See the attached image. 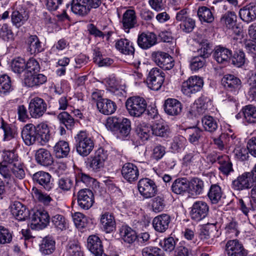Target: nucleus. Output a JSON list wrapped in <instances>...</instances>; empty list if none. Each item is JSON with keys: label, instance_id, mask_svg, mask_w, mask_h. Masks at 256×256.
I'll use <instances>...</instances> for the list:
<instances>
[{"label": "nucleus", "instance_id": "f257e3e1", "mask_svg": "<svg viewBox=\"0 0 256 256\" xmlns=\"http://www.w3.org/2000/svg\"><path fill=\"white\" fill-rule=\"evenodd\" d=\"M222 84L228 91L226 100L230 102H235L236 96L242 87V82L238 78L232 74H226L222 80Z\"/></svg>", "mask_w": 256, "mask_h": 256}, {"label": "nucleus", "instance_id": "f03ea898", "mask_svg": "<svg viewBox=\"0 0 256 256\" xmlns=\"http://www.w3.org/2000/svg\"><path fill=\"white\" fill-rule=\"evenodd\" d=\"M101 4L102 0H72L71 9L75 14L86 16L92 10L98 8Z\"/></svg>", "mask_w": 256, "mask_h": 256}, {"label": "nucleus", "instance_id": "7ed1b4c3", "mask_svg": "<svg viewBox=\"0 0 256 256\" xmlns=\"http://www.w3.org/2000/svg\"><path fill=\"white\" fill-rule=\"evenodd\" d=\"M78 153L82 156H88L92 150L94 143L92 140L84 131H80L74 137Z\"/></svg>", "mask_w": 256, "mask_h": 256}, {"label": "nucleus", "instance_id": "20e7f679", "mask_svg": "<svg viewBox=\"0 0 256 256\" xmlns=\"http://www.w3.org/2000/svg\"><path fill=\"white\" fill-rule=\"evenodd\" d=\"M126 106L131 116L140 117L146 110L147 102L142 97L134 96L128 98Z\"/></svg>", "mask_w": 256, "mask_h": 256}, {"label": "nucleus", "instance_id": "39448f33", "mask_svg": "<svg viewBox=\"0 0 256 256\" xmlns=\"http://www.w3.org/2000/svg\"><path fill=\"white\" fill-rule=\"evenodd\" d=\"M108 151L102 148L96 151L93 156L87 160V165L92 170L98 171L104 166V162L108 159Z\"/></svg>", "mask_w": 256, "mask_h": 256}, {"label": "nucleus", "instance_id": "423d86ee", "mask_svg": "<svg viewBox=\"0 0 256 256\" xmlns=\"http://www.w3.org/2000/svg\"><path fill=\"white\" fill-rule=\"evenodd\" d=\"M30 220L32 229L42 230L49 224L50 216L46 210H38L33 212Z\"/></svg>", "mask_w": 256, "mask_h": 256}, {"label": "nucleus", "instance_id": "0eeeda50", "mask_svg": "<svg viewBox=\"0 0 256 256\" xmlns=\"http://www.w3.org/2000/svg\"><path fill=\"white\" fill-rule=\"evenodd\" d=\"M203 80L197 76H192L182 82V91L184 94L190 96L191 94L199 92L202 88Z\"/></svg>", "mask_w": 256, "mask_h": 256}, {"label": "nucleus", "instance_id": "6e6552de", "mask_svg": "<svg viewBox=\"0 0 256 256\" xmlns=\"http://www.w3.org/2000/svg\"><path fill=\"white\" fill-rule=\"evenodd\" d=\"M164 73L157 68H152L146 78L148 87L152 90H158L162 86L164 80Z\"/></svg>", "mask_w": 256, "mask_h": 256}, {"label": "nucleus", "instance_id": "1a4fd4ad", "mask_svg": "<svg viewBox=\"0 0 256 256\" xmlns=\"http://www.w3.org/2000/svg\"><path fill=\"white\" fill-rule=\"evenodd\" d=\"M138 188L140 193L146 198L154 196L158 192L156 183L148 178L140 179L138 182Z\"/></svg>", "mask_w": 256, "mask_h": 256}, {"label": "nucleus", "instance_id": "9d476101", "mask_svg": "<svg viewBox=\"0 0 256 256\" xmlns=\"http://www.w3.org/2000/svg\"><path fill=\"white\" fill-rule=\"evenodd\" d=\"M47 109V104L46 102L38 97L32 98L28 106V110L32 118H38L46 112Z\"/></svg>", "mask_w": 256, "mask_h": 256}, {"label": "nucleus", "instance_id": "9b49d317", "mask_svg": "<svg viewBox=\"0 0 256 256\" xmlns=\"http://www.w3.org/2000/svg\"><path fill=\"white\" fill-rule=\"evenodd\" d=\"M152 60L162 68L164 70H170L174 66V60L168 54L156 52L152 54Z\"/></svg>", "mask_w": 256, "mask_h": 256}, {"label": "nucleus", "instance_id": "f8f14e48", "mask_svg": "<svg viewBox=\"0 0 256 256\" xmlns=\"http://www.w3.org/2000/svg\"><path fill=\"white\" fill-rule=\"evenodd\" d=\"M94 200V194L90 189H82L77 194L78 204L82 209L88 210L92 206Z\"/></svg>", "mask_w": 256, "mask_h": 256}, {"label": "nucleus", "instance_id": "ddd939ff", "mask_svg": "<svg viewBox=\"0 0 256 256\" xmlns=\"http://www.w3.org/2000/svg\"><path fill=\"white\" fill-rule=\"evenodd\" d=\"M209 208L204 201H196L194 203L190 212L192 219L199 222L204 219L208 214Z\"/></svg>", "mask_w": 256, "mask_h": 256}, {"label": "nucleus", "instance_id": "4468645a", "mask_svg": "<svg viewBox=\"0 0 256 256\" xmlns=\"http://www.w3.org/2000/svg\"><path fill=\"white\" fill-rule=\"evenodd\" d=\"M227 256H247L248 252L237 240H230L226 245Z\"/></svg>", "mask_w": 256, "mask_h": 256}, {"label": "nucleus", "instance_id": "2eb2a0df", "mask_svg": "<svg viewBox=\"0 0 256 256\" xmlns=\"http://www.w3.org/2000/svg\"><path fill=\"white\" fill-rule=\"evenodd\" d=\"M32 178L34 182L38 184L47 191H50L54 187L52 176L47 172H38L32 175Z\"/></svg>", "mask_w": 256, "mask_h": 256}, {"label": "nucleus", "instance_id": "dca6fc26", "mask_svg": "<svg viewBox=\"0 0 256 256\" xmlns=\"http://www.w3.org/2000/svg\"><path fill=\"white\" fill-rule=\"evenodd\" d=\"M87 247L94 256H108L104 254L102 242L98 236L91 235L87 240Z\"/></svg>", "mask_w": 256, "mask_h": 256}, {"label": "nucleus", "instance_id": "f3484780", "mask_svg": "<svg viewBox=\"0 0 256 256\" xmlns=\"http://www.w3.org/2000/svg\"><path fill=\"white\" fill-rule=\"evenodd\" d=\"M121 172L123 178L130 182H135L138 179V169L136 165L132 163L127 162L124 164Z\"/></svg>", "mask_w": 256, "mask_h": 256}, {"label": "nucleus", "instance_id": "a211bd4d", "mask_svg": "<svg viewBox=\"0 0 256 256\" xmlns=\"http://www.w3.org/2000/svg\"><path fill=\"white\" fill-rule=\"evenodd\" d=\"M157 38L153 32H142L139 34L137 40L138 46L144 50L148 49L156 44Z\"/></svg>", "mask_w": 256, "mask_h": 256}, {"label": "nucleus", "instance_id": "6ab92c4d", "mask_svg": "<svg viewBox=\"0 0 256 256\" xmlns=\"http://www.w3.org/2000/svg\"><path fill=\"white\" fill-rule=\"evenodd\" d=\"M164 110L165 112L171 116L180 114L182 110V106L180 102L175 98H168L164 102Z\"/></svg>", "mask_w": 256, "mask_h": 256}, {"label": "nucleus", "instance_id": "aec40b11", "mask_svg": "<svg viewBox=\"0 0 256 256\" xmlns=\"http://www.w3.org/2000/svg\"><path fill=\"white\" fill-rule=\"evenodd\" d=\"M240 18L246 23H250L256 18V3H250L241 8L239 11Z\"/></svg>", "mask_w": 256, "mask_h": 256}, {"label": "nucleus", "instance_id": "412c9836", "mask_svg": "<svg viewBox=\"0 0 256 256\" xmlns=\"http://www.w3.org/2000/svg\"><path fill=\"white\" fill-rule=\"evenodd\" d=\"M22 137L27 146L33 144L38 141L35 126L32 124H26L22 131Z\"/></svg>", "mask_w": 256, "mask_h": 256}, {"label": "nucleus", "instance_id": "4be33fe9", "mask_svg": "<svg viewBox=\"0 0 256 256\" xmlns=\"http://www.w3.org/2000/svg\"><path fill=\"white\" fill-rule=\"evenodd\" d=\"M208 186V182L204 183L200 178H194L188 181V192L192 196H198L202 194Z\"/></svg>", "mask_w": 256, "mask_h": 256}, {"label": "nucleus", "instance_id": "5701e85b", "mask_svg": "<svg viewBox=\"0 0 256 256\" xmlns=\"http://www.w3.org/2000/svg\"><path fill=\"white\" fill-rule=\"evenodd\" d=\"M251 178V173L244 172L232 181V188L237 190L249 188L252 186Z\"/></svg>", "mask_w": 256, "mask_h": 256}, {"label": "nucleus", "instance_id": "b1692460", "mask_svg": "<svg viewBox=\"0 0 256 256\" xmlns=\"http://www.w3.org/2000/svg\"><path fill=\"white\" fill-rule=\"evenodd\" d=\"M122 22L124 30L128 32L130 29L136 26L138 22L134 10L131 9L126 10L123 14Z\"/></svg>", "mask_w": 256, "mask_h": 256}, {"label": "nucleus", "instance_id": "393cba45", "mask_svg": "<svg viewBox=\"0 0 256 256\" xmlns=\"http://www.w3.org/2000/svg\"><path fill=\"white\" fill-rule=\"evenodd\" d=\"M170 220L169 215L165 214H160L154 218L153 227L158 232H164L168 228Z\"/></svg>", "mask_w": 256, "mask_h": 256}, {"label": "nucleus", "instance_id": "a878e982", "mask_svg": "<svg viewBox=\"0 0 256 256\" xmlns=\"http://www.w3.org/2000/svg\"><path fill=\"white\" fill-rule=\"evenodd\" d=\"M35 158L37 163L42 166H51L53 162V158L49 150L45 148H40L35 154Z\"/></svg>", "mask_w": 256, "mask_h": 256}, {"label": "nucleus", "instance_id": "bb28decb", "mask_svg": "<svg viewBox=\"0 0 256 256\" xmlns=\"http://www.w3.org/2000/svg\"><path fill=\"white\" fill-rule=\"evenodd\" d=\"M12 212L18 220H24L30 216L29 210L19 202H15L12 206Z\"/></svg>", "mask_w": 256, "mask_h": 256}, {"label": "nucleus", "instance_id": "cd10ccee", "mask_svg": "<svg viewBox=\"0 0 256 256\" xmlns=\"http://www.w3.org/2000/svg\"><path fill=\"white\" fill-rule=\"evenodd\" d=\"M99 112L105 115H110L114 114L116 109V103L112 100L104 98L96 104Z\"/></svg>", "mask_w": 256, "mask_h": 256}, {"label": "nucleus", "instance_id": "c85d7f7f", "mask_svg": "<svg viewBox=\"0 0 256 256\" xmlns=\"http://www.w3.org/2000/svg\"><path fill=\"white\" fill-rule=\"evenodd\" d=\"M232 56V52L230 50L220 46L215 48L213 54L215 60L220 64L228 62Z\"/></svg>", "mask_w": 256, "mask_h": 256}, {"label": "nucleus", "instance_id": "c756f323", "mask_svg": "<svg viewBox=\"0 0 256 256\" xmlns=\"http://www.w3.org/2000/svg\"><path fill=\"white\" fill-rule=\"evenodd\" d=\"M26 44L27 50L31 54H36L43 50L42 42L36 35L30 36L26 40Z\"/></svg>", "mask_w": 256, "mask_h": 256}, {"label": "nucleus", "instance_id": "7c9ffc66", "mask_svg": "<svg viewBox=\"0 0 256 256\" xmlns=\"http://www.w3.org/2000/svg\"><path fill=\"white\" fill-rule=\"evenodd\" d=\"M46 77L41 74H26L24 78L26 85L28 87L38 86L46 82Z\"/></svg>", "mask_w": 256, "mask_h": 256}, {"label": "nucleus", "instance_id": "2f4dec72", "mask_svg": "<svg viewBox=\"0 0 256 256\" xmlns=\"http://www.w3.org/2000/svg\"><path fill=\"white\" fill-rule=\"evenodd\" d=\"M200 160V156L198 151L186 152L182 159V164L184 166L190 168L197 165Z\"/></svg>", "mask_w": 256, "mask_h": 256}, {"label": "nucleus", "instance_id": "473e14b6", "mask_svg": "<svg viewBox=\"0 0 256 256\" xmlns=\"http://www.w3.org/2000/svg\"><path fill=\"white\" fill-rule=\"evenodd\" d=\"M56 242L51 236L44 237L40 244V251L44 255H48L52 254L56 248Z\"/></svg>", "mask_w": 256, "mask_h": 256}, {"label": "nucleus", "instance_id": "72a5a7b5", "mask_svg": "<svg viewBox=\"0 0 256 256\" xmlns=\"http://www.w3.org/2000/svg\"><path fill=\"white\" fill-rule=\"evenodd\" d=\"M38 141L42 145L46 144L50 139V130L48 126L42 123L35 126Z\"/></svg>", "mask_w": 256, "mask_h": 256}, {"label": "nucleus", "instance_id": "f704fd0d", "mask_svg": "<svg viewBox=\"0 0 256 256\" xmlns=\"http://www.w3.org/2000/svg\"><path fill=\"white\" fill-rule=\"evenodd\" d=\"M116 47L121 53L126 55L134 56V48L130 42L126 38H121L116 43Z\"/></svg>", "mask_w": 256, "mask_h": 256}, {"label": "nucleus", "instance_id": "c9c22d12", "mask_svg": "<svg viewBox=\"0 0 256 256\" xmlns=\"http://www.w3.org/2000/svg\"><path fill=\"white\" fill-rule=\"evenodd\" d=\"M172 191L177 194H183L188 192V181L186 178H178L174 180L171 186Z\"/></svg>", "mask_w": 256, "mask_h": 256}, {"label": "nucleus", "instance_id": "e433bc0d", "mask_svg": "<svg viewBox=\"0 0 256 256\" xmlns=\"http://www.w3.org/2000/svg\"><path fill=\"white\" fill-rule=\"evenodd\" d=\"M100 222L104 230L106 233H110L116 228V222L114 216L108 212L102 216Z\"/></svg>", "mask_w": 256, "mask_h": 256}, {"label": "nucleus", "instance_id": "4c0bfd02", "mask_svg": "<svg viewBox=\"0 0 256 256\" xmlns=\"http://www.w3.org/2000/svg\"><path fill=\"white\" fill-rule=\"evenodd\" d=\"M216 160L220 164L219 170L224 174L228 175L233 171L232 164L228 156L222 155V156L217 157Z\"/></svg>", "mask_w": 256, "mask_h": 256}, {"label": "nucleus", "instance_id": "58836bf2", "mask_svg": "<svg viewBox=\"0 0 256 256\" xmlns=\"http://www.w3.org/2000/svg\"><path fill=\"white\" fill-rule=\"evenodd\" d=\"M54 151L56 158H65L67 156L70 151L69 144L66 141L60 140L54 146Z\"/></svg>", "mask_w": 256, "mask_h": 256}, {"label": "nucleus", "instance_id": "ea45409f", "mask_svg": "<svg viewBox=\"0 0 256 256\" xmlns=\"http://www.w3.org/2000/svg\"><path fill=\"white\" fill-rule=\"evenodd\" d=\"M185 132L189 142L193 144L198 143L203 134L202 130L196 126L186 128Z\"/></svg>", "mask_w": 256, "mask_h": 256}, {"label": "nucleus", "instance_id": "a19ab883", "mask_svg": "<svg viewBox=\"0 0 256 256\" xmlns=\"http://www.w3.org/2000/svg\"><path fill=\"white\" fill-rule=\"evenodd\" d=\"M120 234L122 238L128 244L133 243L137 238L135 231L128 226H122L120 230Z\"/></svg>", "mask_w": 256, "mask_h": 256}, {"label": "nucleus", "instance_id": "79ce46f5", "mask_svg": "<svg viewBox=\"0 0 256 256\" xmlns=\"http://www.w3.org/2000/svg\"><path fill=\"white\" fill-rule=\"evenodd\" d=\"M216 227L213 224H207L200 228L199 236L200 239L212 240L216 237V234L217 232Z\"/></svg>", "mask_w": 256, "mask_h": 256}, {"label": "nucleus", "instance_id": "37998d69", "mask_svg": "<svg viewBox=\"0 0 256 256\" xmlns=\"http://www.w3.org/2000/svg\"><path fill=\"white\" fill-rule=\"evenodd\" d=\"M222 192L221 188L218 184L211 185L208 196L212 203L216 204L221 200Z\"/></svg>", "mask_w": 256, "mask_h": 256}, {"label": "nucleus", "instance_id": "c03bdc74", "mask_svg": "<svg viewBox=\"0 0 256 256\" xmlns=\"http://www.w3.org/2000/svg\"><path fill=\"white\" fill-rule=\"evenodd\" d=\"M244 120L248 124L256 122V107L248 105L242 109Z\"/></svg>", "mask_w": 256, "mask_h": 256}, {"label": "nucleus", "instance_id": "a18cd8bd", "mask_svg": "<svg viewBox=\"0 0 256 256\" xmlns=\"http://www.w3.org/2000/svg\"><path fill=\"white\" fill-rule=\"evenodd\" d=\"M52 226L57 230L62 231L68 228V223L64 216L57 214L52 217Z\"/></svg>", "mask_w": 256, "mask_h": 256}, {"label": "nucleus", "instance_id": "49530a36", "mask_svg": "<svg viewBox=\"0 0 256 256\" xmlns=\"http://www.w3.org/2000/svg\"><path fill=\"white\" fill-rule=\"evenodd\" d=\"M152 133L158 136L167 137L170 131L168 126L164 122H157L152 126Z\"/></svg>", "mask_w": 256, "mask_h": 256}, {"label": "nucleus", "instance_id": "de8ad7c7", "mask_svg": "<svg viewBox=\"0 0 256 256\" xmlns=\"http://www.w3.org/2000/svg\"><path fill=\"white\" fill-rule=\"evenodd\" d=\"M14 90L10 76L3 74L0 76V93L6 94Z\"/></svg>", "mask_w": 256, "mask_h": 256}, {"label": "nucleus", "instance_id": "09e8293b", "mask_svg": "<svg viewBox=\"0 0 256 256\" xmlns=\"http://www.w3.org/2000/svg\"><path fill=\"white\" fill-rule=\"evenodd\" d=\"M28 18L25 12H20L18 10H14L11 15L12 24L18 28L24 24Z\"/></svg>", "mask_w": 256, "mask_h": 256}, {"label": "nucleus", "instance_id": "8fccbe9b", "mask_svg": "<svg viewBox=\"0 0 256 256\" xmlns=\"http://www.w3.org/2000/svg\"><path fill=\"white\" fill-rule=\"evenodd\" d=\"M200 20L208 23L212 22L214 17L210 10L206 7L202 6L198 8L197 12Z\"/></svg>", "mask_w": 256, "mask_h": 256}, {"label": "nucleus", "instance_id": "3c124183", "mask_svg": "<svg viewBox=\"0 0 256 256\" xmlns=\"http://www.w3.org/2000/svg\"><path fill=\"white\" fill-rule=\"evenodd\" d=\"M74 178L70 176H64L60 178L58 181V188L63 192H68L73 187Z\"/></svg>", "mask_w": 256, "mask_h": 256}, {"label": "nucleus", "instance_id": "603ef678", "mask_svg": "<svg viewBox=\"0 0 256 256\" xmlns=\"http://www.w3.org/2000/svg\"><path fill=\"white\" fill-rule=\"evenodd\" d=\"M136 131L138 137L142 141H145L150 136L152 131V126L143 123L138 126Z\"/></svg>", "mask_w": 256, "mask_h": 256}, {"label": "nucleus", "instance_id": "864d4df0", "mask_svg": "<svg viewBox=\"0 0 256 256\" xmlns=\"http://www.w3.org/2000/svg\"><path fill=\"white\" fill-rule=\"evenodd\" d=\"M2 162L10 165V167L13 164L19 162L18 156L15 154L14 150H4L2 152Z\"/></svg>", "mask_w": 256, "mask_h": 256}, {"label": "nucleus", "instance_id": "5fc2aeb1", "mask_svg": "<svg viewBox=\"0 0 256 256\" xmlns=\"http://www.w3.org/2000/svg\"><path fill=\"white\" fill-rule=\"evenodd\" d=\"M202 122L204 128L206 131L214 132L218 128V122L212 116H204L202 118Z\"/></svg>", "mask_w": 256, "mask_h": 256}, {"label": "nucleus", "instance_id": "6e6d98bb", "mask_svg": "<svg viewBox=\"0 0 256 256\" xmlns=\"http://www.w3.org/2000/svg\"><path fill=\"white\" fill-rule=\"evenodd\" d=\"M1 128L4 132V140H10L17 135L16 128L12 124L2 123Z\"/></svg>", "mask_w": 256, "mask_h": 256}, {"label": "nucleus", "instance_id": "4d7b16f0", "mask_svg": "<svg viewBox=\"0 0 256 256\" xmlns=\"http://www.w3.org/2000/svg\"><path fill=\"white\" fill-rule=\"evenodd\" d=\"M200 48L198 50V56L208 58L212 52V46L208 40H202L200 43Z\"/></svg>", "mask_w": 256, "mask_h": 256}, {"label": "nucleus", "instance_id": "13d9d810", "mask_svg": "<svg viewBox=\"0 0 256 256\" xmlns=\"http://www.w3.org/2000/svg\"><path fill=\"white\" fill-rule=\"evenodd\" d=\"M58 118L60 122L63 124L67 129L71 130L74 126V118L67 112H64L60 113Z\"/></svg>", "mask_w": 256, "mask_h": 256}, {"label": "nucleus", "instance_id": "bf43d9fd", "mask_svg": "<svg viewBox=\"0 0 256 256\" xmlns=\"http://www.w3.org/2000/svg\"><path fill=\"white\" fill-rule=\"evenodd\" d=\"M0 38L5 42H11L14 40V34L10 28L6 24H4L0 29Z\"/></svg>", "mask_w": 256, "mask_h": 256}, {"label": "nucleus", "instance_id": "052dcab7", "mask_svg": "<svg viewBox=\"0 0 256 256\" xmlns=\"http://www.w3.org/2000/svg\"><path fill=\"white\" fill-rule=\"evenodd\" d=\"M142 256H165L163 251L160 248L148 246L144 248L142 250Z\"/></svg>", "mask_w": 256, "mask_h": 256}, {"label": "nucleus", "instance_id": "680f3d73", "mask_svg": "<svg viewBox=\"0 0 256 256\" xmlns=\"http://www.w3.org/2000/svg\"><path fill=\"white\" fill-rule=\"evenodd\" d=\"M235 137L233 135H230L227 134H222L218 138L214 139V144L217 146L218 148L220 150H222L224 148V144H226V139L228 138V141L233 140Z\"/></svg>", "mask_w": 256, "mask_h": 256}, {"label": "nucleus", "instance_id": "e2e57ef3", "mask_svg": "<svg viewBox=\"0 0 256 256\" xmlns=\"http://www.w3.org/2000/svg\"><path fill=\"white\" fill-rule=\"evenodd\" d=\"M10 168L14 175V176L18 179H23L26 176L25 171L23 164L20 161L10 166Z\"/></svg>", "mask_w": 256, "mask_h": 256}, {"label": "nucleus", "instance_id": "0e129e2a", "mask_svg": "<svg viewBox=\"0 0 256 256\" xmlns=\"http://www.w3.org/2000/svg\"><path fill=\"white\" fill-rule=\"evenodd\" d=\"M12 70L16 73L20 74L26 69V62L24 58H18L14 59L11 64Z\"/></svg>", "mask_w": 256, "mask_h": 256}, {"label": "nucleus", "instance_id": "69168bd1", "mask_svg": "<svg viewBox=\"0 0 256 256\" xmlns=\"http://www.w3.org/2000/svg\"><path fill=\"white\" fill-rule=\"evenodd\" d=\"M74 222L76 227L79 229H82L87 226L86 218L80 212H76L72 216Z\"/></svg>", "mask_w": 256, "mask_h": 256}, {"label": "nucleus", "instance_id": "338daca9", "mask_svg": "<svg viewBox=\"0 0 256 256\" xmlns=\"http://www.w3.org/2000/svg\"><path fill=\"white\" fill-rule=\"evenodd\" d=\"M160 245L162 249L167 252H171L176 247V242L172 237H168L160 242Z\"/></svg>", "mask_w": 256, "mask_h": 256}, {"label": "nucleus", "instance_id": "774afa93", "mask_svg": "<svg viewBox=\"0 0 256 256\" xmlns=\"http://www.w3.org/2000/svg\"><path fill=\"white\" fill-rule=\"evenodd\" d=\"M26 74H36L40 71V66L37 60L34 58H30L26 64Z\"/></svg>", "mask_w": 256, "mask_h": 256}]
</instances>
